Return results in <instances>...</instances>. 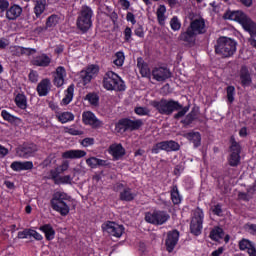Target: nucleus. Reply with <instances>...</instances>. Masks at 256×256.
Returning a JSON list of instances; mask_svg holds the SVG:
<instances>
[{"label": "nucleus", "instance_id": "nucleus-16", "mask_svg": "<svg viewBox=\"0 0 256 256\" xmlns=\"http://www.w3.org/2000/svg\"><path fill=\"white\" fill-rule=\"evenodd\" d=\"M82 123L89 125L93 129H101V127H103V121L97 118L92 111H84L82 113Z\"/></svg>", "mask_w": 256, "mask_h": 256}, {"label": "nucleus", "instance_id": "nucleus-4", "mask_svg": "<svg viewBox=\"0 0 256 256\" xmlns=\"http://www.w3.org/2000/svg\"><path fill=\"white\" fill-rule=\"evenodd\" d=\"M71 203V197L69 194L61 191H57L52 195L50 200V207L56 213H59L62 217H67L68 213L71 211L69 206Z\"/></svg>", "mask_w": 256, "mask_h": 256}, {"label": "nucleus", "instance_id": "nucleus-2", "mask_svg": "<svg viewBox=\"0 0 256 256\" xmlns=\"http://www.w3.org/2000/svg\"><path fill=\"white\" fill-rule=\"evenodd\" d=\"M207 33V26L205 25L204 18H196L190 22L186 31L179 35V40L187 43L188 45H195L197 35H205Z\"/></svg>", "mask_w": 256, "mask_h": 256}, {"label": "nucleus", "instance_id": "nucleus-21", "mask_svg": "<svg viewBox=\"0 0 256 256\" xmlns=\"http://www.w3.org/2000/svg\"><path fill=\"white\" fill-rule=\"evenodd\" d=\"M22 13L23 8L17 4H14L7 8L6 19H8V21H16V19H19V17H21Z\"/></svg>", "mask_w": 256, "mask_h": 256}, {"label": "nucleus", "instance_id": "nucleus-17", "mask_svg": "<svg viewBox=\"0 0 256 256\" xmlns=\"http://www.w3.org/2000/svg\"><path fill=\"white\" fill-rule=\"evenodd\" d=\"M38 151L39 148L34 143L23 144L16 149V153L21 159H29V157H33Z\"/></svg>", "mask_w": 256, "mask_h": 256}, {"label": "nucleus", "instance_id": "nucleus-32", "mask_svg": "<svg viewBox=\"0 0 256 256\" xmlns=\"http://www.w3.org/2000/svg\"><path fill=\"white\" fill-rule=\"evenodd\" d=\"M39 231L44 233L46 241H53V239H55V229L51 224L40 226Z\"/></svg>", "mask_w": 256, "mask_h": 256}, {"label": "nucleus", "instance_id": "nucleus-43", "mask_svg": "<svg viewBox=\"0 0 256 256\" xmlns=\"http://www.w3.org/2000/svg\"><path fill=\"white\" fill-rule=\"evenodd\" d=\"M134 113L136 115H138L139 117H145V116H149L150 115L151 110H149V108H147V107L136 106L134 108Z\"/></svg>", "mask_w": 256, "mask_h": 256}, {"label": "nucleus", "instance_id": "nucleus-50", "mask_svg": "<svg viewBox=\"0 0 256 256\" xmlns=\"http://www.w3.org/2000/svg\"><path fill=\"white\" fill-rule=\"evenodd\" d=\"M73 178L71 175L60 176L58 179V185H71Z\"/></svg>", "mask_w": 256, "mask_h": 256}, {"label": "nucleus", "instance_id": "nucleus-38", "mask_svg": "<svg viewBox=\"0 0 256 256\" xmlns=\"http://www.w3.org/2000/svg\"><path fill=\"white\" fill-rule=\"evenodd\" d=\"M75 93V85L71 84L70 86H68V88L66 89V94L65 97L62 99V103L63 105H69V103H71V101H73V95Z\"/></svg>", "mask_w": 256, "mask_h": 256}, {"label": "nucleus", "instance_id": "nucleus-28", "mask_svg": "<svg viewBox=\"0 0 256 256\" xmlns=\"http://www.w3.org/2000/svg\"><path fill=\"white\" fill-rule=\"evenodd\" d=\"M240 81H241L242 87H249V85L253 83V79L251 78V73L249 72V68L246 65L241 66Z\"/></svg>", "mask_w": 256, "mask_h": 256}, {"label": "nucleus", "instance_id": "nucleus-34", "mask_svg": "<svg viewBox=\"0 0 256 256\" xmlns=\"http://www.w3.org/2000/svg\"><path fill=\"white\" fill-rule=\"evenodd\" d=\"M209 237L211 241H221L225 237V231L220 226H214L210 231Z\"/></svg>", "mask_w": 256, "mask_h": 256}, {"label": "nucleus", "instance_id": "nucleus-8", "mask_svg": "<svg viewBox=\"0 0 256 256\" xmlns=\"http://www.w3.org/2000/svg\"><path fill=\"white\" fill-rule=\"evenodd\" d=\"M142 125V119L131 120L130 118H121L115 124V129L117 133H127V131H139Z\"/></svg>", "mask_w": 256, "mask_h": 256}, {"label": "nucleus", "instance_id": "nucleus-33", "mask_svg": "<svg viewBox=\"0 0 256 256\" xmlns=\"http://www.w3.org/2000/svg\"><path fill=\"white\" fill-rule=\"evenodd\" d=\"M170 199L173 205H181L183 201V196L179 193V187L177 185H173L170 190Z\"/></svg>", "mask_w": 256, "mask_h": 256}, {"label": "nucleus", "instance_id": "nucleus-22", "mask_svg": "<svg viewBox=\"0 0 256 256\" xmlns=\"http://www.w3.org/2000/svg\"><path fill=\"white\" fill-rule=\"evenodd\" d=\"M33 161H14L10 165L12 171L21 172V171H31L33 169Z\"/></svg>", "mask_w": 256, "mask_h": 256}, {"label": "nucleus", "instance_id": "nucleus-46", "mask_svg": "<svg viewBox=\"0 0 256 256\" xmlns=\"http://www.w3.org/2000/svg\"><path fill=\"white\" fill-rule=\"evenodd\" d=\"M55 153H51L48 155L47 158H45L42 162L43 167H51V165L55 164L57 160Z\"/></svg>", "mask_w": 256, "mask_h": 256}, {"label": "nucleus", "instance_id": "nucleus-35", "mask_svg": "<svg viewBox=\"0 0 256 256\" xmlns=\"http://www.w3.org/2000/svg\"><path fill=\"white\" fill-rule=\"evenodd\" d=\"M197 110L193 108L183 120H181V124L184 125V127H189L190 125H193L194 121H197Z\"/></svg>", "mask_w": 256, "mask_h": 256}, {"label": "nucleus", "instance_id": "nucleus-13", "mask_svg": "<svg viewBox=\"0 0 256 256\" xmlns=\"http://www.w3.org/2000/svg\"><path fill=\"white\" fill-rule=\"evenodd\" d=\"M99 74V66L95 64L89 65L85 70L80 72V83L83 87H87L95 77Z\"/></svg>", "mask_w": 256, "mask_h": 256}, {"label": "nucleus", "instance_id": "nucleus-53", "mask_svg": "<svg viewBox=\"0 0 256 256\" xmlns=\"http://www.w3.org/2000/svg\"><path fill=\"white\" fill-rule=\"evenodd\" d=\"M31 235V228H25L23 231H19L17 234L18 239H28Z\"/></svg>", "mask_w": 256, "mask_h": 256}, {"label": "nucleus", "instance_id": "nucleus-5", "mask_svg": "<svg viewBox=\"0 0 256 256\" xmlns=\"http://www.w3.org/2000/svg\"><path fill=\"white\" fill-rule=\"evenodd\" d=\"M214 51L222 59H229V57H233L237 52V42L225 36L219 37L214 46Z\"/></svg>", "mask_w": 256, "mask_h": 256}, {"label": "nucleus", "instance_id": "nucleus-63", "mask_svg": "<svg viewBox=\"0 0 256 256\" xmlns=\"http://www.w3.org/2000/svg\"><path fill=\"white\" fill-rule=\"evenodd\" d=\"M119 5H121L124 11H127L131 7V2L129 0H119Z\"/></svg>", "mask_w": 256, "mask_h": 256}, {"label": "nucleus", "instance_id": "nucleus-31", "mask_svg": "<svg viewBox=\"0 0 256 256\" xmlns=\"http://www.w3.org/2000/svg\"><path fill=\"white\" fill-rule=\"evenodd\" d=\"M55 119L62 125L65 123H71V121H75V115L72 112H55Z\"/></svg>", "mask_w": 256, "mask_h": 256}, {"label": "nucleus", "instance_id": "nucleus-37", "mask_svg": "<svg viewBox=\"0 0 256 256\" xmlns=\"http://www.w3.org/2000/svg\"><path fill=\"white\" fill-rule=\"evenodd\" d=\"M167 13V7L165 5H160L156 10V17L159 25H165V20L167 17L165 14Z\"/></svg>", "mask_w": 256, "mask_h": 256}, {"label": "nucleus", "instance_id": "nucleus-29", "mask_svg": "<svg viewBox=\"0 0 256 256\" xmlns=\"http://www.w3.org/2000/svg\"><path fill=\"white\" fill-rule=\"evenodd\" d=\"M32 65L35 67H49L51 65V57L45 53H42L32 60Z\"/></svg>", "mask_w": 256, "mask_h": 256}, {"label": "nucleus", "instance_id": "nucleus-15", "mask_svg": "<svg viewBox=\"0 0 256 256\" xmlns=\"http://www.w3.org/2000/svg\"><path fill=\"white\" fill-rule=\"evenodd\" d=\"M102 229L109 235H112V237H117L118 239L125 233V227L113 221H107L102 224Z\"/></svg>", "mask_w": 256, "mask_h": 256}, {"label": "nucleus", "instance_id": "nucleus-56", "mask_svg": "<svg viewBox=\"0 0 256 256\" xmlns=\"http://www.w3.org/2000/svg\"><path fill=\"white\" fill-rule=\"evenodd\" d=\"M244 228L248 233H250V235H256V224L247 223Z\"/></svg>", "mask_w": 256, "mask_h": 256}, {"label": "nucleus", "instance_id": "nucleus-62", "mask_svg": "<svg viewBox=\"0 0 256 256\" xmlns=\"http://www.w3.org/2000/svg\"><path fill=\"white\" fill-rule=\"evenodd\" d=\"M7 9H9V1L0 0V11L4 13V11H7Z\"/></svg>", "mask_w": 256, "mask_h": 256}, {"label": "nucleus", "instance_id": "nucleus-52", "mask_svg": "<svg viewBox=\"0 0 256 256\" xmlns=\"http://www.w3.org/2000/svg\"><path fill=\"white\" fill-rule=\"evenodd\" d=\"M98 161H99V158H97V157H90V158L86 159V164L91 169H97Z\"/></svg>", "mask_w": 256, "mask_h": 256}, {"label": "nucleus", "instance_id": "nucleus-30", "mask_svg": "<svg viewBox=\"0 0 256 256\" xmlns=\"http://www.w3.org/2000/svg\"><path fill=\"white\" fill-rule=\"evenodd\" d=\"M184 139H187V141H190V143H193L194 149H197V147H201V133L191 131L183 134Z\"/></svg>", "mask_w": 256, "mask_h": 256}, {"label": "nucleus", "instance_id": "nucleus-58", "mask_svg": "<svg viewBox=\"0 0 256 256\" xmlns=\"http://www.w3.org/2000/svg\"><path fill=\"white\" fill-rule=\"evenodd\" d=\"M134 35H136V37H140V39H143V37H145V31L142 25H139L137 28H135Z\"/></svg>", "mask_w": 256, "mask_h": 256}, {"label": "nucleus", "instance_id": "nucleus-3", "mask_svg": "<svg viewBox=\"0 0 256 256\" xmlns=\"http://www.w3.org/2000/svg\"><path fill=\"white\" fill-rule=\"evenodd\" d=\"M224 19H228L229 21H236L239 23L246 31L249 33L251 39H255L256 37V23L253 21L245 12L241 10H227L224 13Z\"/></svg>", "mask_w": 256, "mask_h": 256}, {"label": "nucleus", "instance_id": "nucleus-27", "mask_svg": "<svg viewBox=\"0 0 256 256\" xmlns=\"http://www.w3.org/2000/svg\"><path fill=\"white\" fill-rule=\"evenodd\" d=\"M137 197V191H133L131 187L126 186L119 194L120 201H126L127 203H131V201H135Z\"/></svg>", "mask_w": 256, "mask_h": 256}, {"label": "nucleus", "instance_id": "nucleus-7", "mask_svg": "<svg viewBox=\"0 0 256 256\" xmlns=\"http://www.w3.org/2000/svg\"><path fill=\"white\" fill-rule=\"evenodd\" d=\"M103 87L106 89V91H125L127 89V86L125 85V81L121 79L119 74L108 71L105 73L102 81Z\"/></svg>", "mask_w": 256, "mask_h": 256}, {"label": "nucleus", "instance_id": "nucleus-11", "mask_svg": "<svg viewBox=\"0 0 256 256\" xmlns=\"http://www.w3.org/2000/svg\"><path fill=\"white\" fill-rule=\"evenodd\" d=\"M205 218V214L203 213V209L196 208L193 213V217L190 222V232L195 237H199L203 231V219Z\"/></svg>", "mask_w": 256, "mask_h": 256}, {"label": "nucleus", "instance_id": "nucleus-44", "mask_svg": "<svg viewBox=\"0 0 256 256\" xmlns=\"http://www.w3.org/2000/svg\"><path fill=\"white\" fill-rule=\"evenodd\" d=\"M86 101H88L90 105L97 107V105H99V95L97 93H88L86 95Z\"/></svg>", "mask_w": 256, "mask_h": 256}, {"label": "nucleus", "instance_id": "nucleus-64", "mask_svg": "<svg viewBox=\"0 0 256 256\" xmlns=\"http://www.w3.org/2000/svg\"><path fill=\"white\" fill-rule=\"evenodd\" d=\"M9 155V149L0 144V159H3Z\"/></svg>", "mask_w": 256, "mask_h": 256}, {"label": "nucleus", "instance_id": "nucleus-19", "mask_svg": "<svg viewBox=\"0 0 256 256\" xmlns=\"http://www.w3.org/2000/svg\"><path fill=\"white\" fill-rule=\"evenodd\" d=\"M108 153L113 157L114 161H119L125 157V148L121 143L119 144H112L109 146Z\"/></svg>", "mask_w": 256, "mask_h": 256}, {"label": "nucleus", "instance_id": "nucleus-26", "mask_svg": "<svg viewBox=\"0 0 256 256\" xmlns=\"http://www.w3.org/2000/svg\"><path fill=\"white\" fill-rule=\"evenodd\" d=\"M34 3L33 13L34 19H41V15L45 13L47 9V0H32Z\"/></svg>", "mask_w": 256, "mask_h": 256}, {"label": "nucleus", "instance_id": "nucleus-39", "mask_svg": "<svg viewBox=\"0 0 256 256\" xmlns=\"http://www.w3.org/2000/svg\"><path fill=\"white\" fill-rule=\"evenodd\" d=\"M14 101L18 109H22V110L27 109V96H25V94H18L15 97Z\"/></svg>", "mask_w": 256, "mask_h": 256}, {"label": "nucleus", "instance_id": "nucleus-49", "mask_svg": "<svg viewBox=\"0 0 256 256\" xmlns=\"http://www.w3.org/2000/svg\"><path fill=\"white\" fill-rule=\"evenodd\" d=\"M59 175H60V172L59 170L56 168V169H52L50 170V176H49V179H51L55 185H59Z\"/></svg>", "mask_w": 256, "mask_h": 256}, {"label": "nucleus", "instance_id": "nucleus-41", "mask_svg": "<svg viewBox=\"0 0 256 256\" xmlns=\"http://www.w3.org/2000/svg\"><path fill=\"white\" fill-rule=\"evenodd\" d=\"M59 23V15L52 14L46 20V29H51V27L57 26Z\"/></svg>", "mask_w": 256, "mask_h": 256}, {"label": "nucleus", "instance_id": "nucleus-42", "mask_svg": "<svg viewBox=\"0 0 256 256\" xmlns=\"http://www.w3.org/2000/svg\"><path fill=\"white\" fill-rule=\"evenodd\" d=\"M113 63L116 67H123V63H125V53H123V51L116 52Z\"/></svg>", "mask_w": 256, "mask_h": 256}, {"label": "nucleus", "instance_id": "nucleus-14", "mask_svg": "<svg viewBox=\"0 0 256 256\" xmlns=\"http://www.w3.org/2000/svg\"><path fill=\"white\" fill-rule=\"evenodd\" d=\"M173 74L167 66H155L152 68V79L158 81V83H165L167 79H171Z\"/></svg>", "mask_w": 256, "mask_h": 256}, {"label": "nucleus", "instance_id": "nucleus-40", "mask_svg": "<svg viewBox=\"0 0 256 256\" xmlns=\"http://www.w3.org/2000/svg\"><path fill=\"white\" fill-rule=\"evenodd\" d=\"M255 247V243H253L249 239L243 238L242 240L239 241V249L240 251H249Z\"/></svg>", "mask_w": 256, "mask_h": 256}, {"label": "nucleus", "instance_id": "nucleus-6", "mask_svg": "<svg viewBox=\"0 0 256 256\" xmlns=\"http://www.w3.org/2000/svg\"><path fill=\"white\" fill-rule=\"evenodd\" d=\"M95 13L93 9L87 5L81 7L76 20V27L80 33L85 34L93 27V16Z\"/></svg>", "mask_w": 256, "mask_h": 256}, {"label": "nucleus", "instance_id": "nucleus-55", "mask_svg": "<svg viewBox=\"0 0 256 256\" xmlns=\"http://www.w3.org/2000/svg\"><path fill=\"white\" fill-rule=\"evenodd\" d=\"M81 145L83 147H91V145H95V138H90V137L84 138L81 142Z\"/></svg>", "mask_w": 256, "mask_h": 256}, {"label": "nucleus", "instance_id": "nucleus-51", "mask_svg": "<svg viewBox=\"0 0 256 256\" xmlns=\"http://www.w3.org/2000/svg\"><path fill=\"white\" fill-rule=\"evenodd\" d=\"M65 133H68V135H73V136H81L83 135V130H77L74 127H65L64 128Z\"/></svg>", "mask_w": 256, "mask_h": 256}, {"label": "nucleus", "instance_id": "nucleus-36", "mask_svg": "<svg viewBox=\"0 0 256 256\" xmlns=\"http://www.w3.org/2000/svg\"><path fill=\"white\" fill-rule=\"evenodd\" d=\"M1 117L4 119V121H7V123H10L11 125H17V123H21V118L12 115L7 110L1 111Z\"/></svg>", "mask_w": 256, "mask_h": 256}, {"label": "nucleus", "instance_id": "nucleus-59", "mask_svg": "<svg viewBox=\"0 0 256 256\" xmlns=\"http://www.w3.org/2000/svg\"><path fill=\"white\" fill-rule=\"evenodd\" d=\"M212 213L214 215H217V217H221V213H223V208H222L221 204L214 205V207L212 209Z\"/></svg>", "mask_w": 256, "mask_h": 256}, {"label": "nucleus", "instance_id": "nucleus-48", "mask_svg": "<svg viewBox=\"0 0 256 256\" xmlns=\"http://www.w3.org/2000/svg\"><path fill=\"white\" fill-rule=\"evenodd\" d=\"M123 35L125 43H131V41H133V30L131 27L127 26L123 31Z\"/></svg>", "mask_w": 256, "mask_h": 256}, {"label": "nucleus", "instance_id": "nucleus-18", "mask_svg": "<svg viewBox=\"0 0 256 256\" xmlns=\"http://www.w3.org/2000/svg\"><path fill=\"white\" fill-rule=\"evenodd\" d=\"M177 243H179V232L177 229L171 230L167 232V237L165 240L166 251L168 253H173L175 247H177Z\"/></svg>", "mask_w": 256, "mask_h": 256}, {"label": "nucleus", "instance_id": "nucleus-57", "mask_svg": "<svg viewBox=\"0 0 256 256\" xmlns=\"http://www.w3.org/2000/svg\"><path fill=\"white\" fill-rule=\"evenodd\" d=\"M30 237H33L35 241H43V235H41L39 232L31 228H30Z\"/></svg>", "mask_w": 256, "mask_h": 256}, {"label": "nucleus", "instance_id": "nucleus-20", "mask_svg": "<svg viewBox=\"0 0 256 256\" xmlns=\"http://www.w3.org/2000/svg\"><path fill=\"white\" fill-rule=\"evenodd\" d=\"M65 77H67V70L63 66H58L54 73L53 83L55 87H63L65 85Z\"/></svg>", "mask_w": 256, "mask_h": 256}, {"label": "nucleus", "instance_id": "nucleus-9", "mask_svg": "<svg viewBox=\"0 0 256 256\" xmlns=\"http://www.w3.org/2000/svg\"><path fill=\"white\" fill-rule=\"evenodd\" d=\"M181 149V145L174 140H164L158 142L152 146L151 153L153 155H159L161 151H166V153L177 152Z\"/></svg>", "mask_w": 256, "mask_h": 256}, {"label": "nucleus", "instance_id": "nucleus-47", "mask_svg": "<svg viewBox=\"0 0 256 256\" xmlns=\"http://www.w3.org/2000/svg\"><path fill=\"white\" fill-rule=\"evenodd\" d=\"M170 27L172 31H179L181 29V21L177 16H173L170 20Z\"/></svg>", "mask_w": 256, "mask_h": 256}, {"label": "nucleus", "instance_id": "nucleus-61", "mask_svg": "<svg viewBox=\"0 0 256 256\" xmlns=\"http://www.w3.org/2000/svg\"><path fill=\"white\" fill-rule=\"evenodd\" d=\"M126 21H128V23H131V25H135L137 23V19H135V14H133L132 12H127Z\"/></svg>", "mask_w": 256, "mask_h": 256}, {"label": "nucleus", "instance_id": "nucleus-54", "mask_svg": "<svg viewBox=\"0 0 256 256\" xmlns=\"http://www.w3.org/2000/svg\"><path fill=\"white\" fill-rule=\"evenodd\" d=\"M28 79L30 83H37V81H39V73L35 70H31L28 75Z\"/></svg>", "mask_w": 256, "mask_h": 256}, {"label": "nucleus", "instance_id": "nucleus-25", "mask_svg": "<svg viewBox=\"0 0 256 256\" xmlns=\"http://www.w3.org/2000/svg\"><path fill=\"white\" fill-rule=\"evenodd\" d=\"M51 89V80L49 78L42 79L37 85L36 91L39 97H47Z\"/></svg>", "mask_w": 256, "mask_h": 256}, {"label": "nucleus", "instance_id": "nucleus-10", "mask_svg": "<svg viewBox=\"0 0 256 256\" xmlns=\"http://www.w3.org/2000/svg\"><path fill=\"white\" fill-rule=\"evenodd\" d=\"M171 215L165 210H154L145 214V221L151 225H165Z\"/></svg>", "mask_w": 256, "mask_h": 256}, {"label": "nucleus", "instance_id": "nucleus-45", "mask_svg": "<svg viewBox=\"0 0 256 256\" xmlns=\"http://www.w3.org/2000/svg\"><path fill=\"white\" fill-rule=\"evenodd\" d=\"M226 95L228 103H233L235 101V86H228L226 88Z\"/></svg>", "mask_w": 256, "mask_h": 256}, {"label": "nucleus", "instance_id": "nucleus-12", "mask_svg": "<svg viewBox=\"0 0 256 256\" xmlns=\"http://www.w3.org/2000/svg\"><path fill=\"white\" fill-rule=\"evenodd\" d=\"M230 156L228 158V163L230 167H239L241 163V145L235 140V136L230 138Z\"/></svg>", "mask_w": 256, "mask_h": 256}, {"label": "nucleus", "instance_id": "nucleus-60", "mask_svg": "<svg viewBox=\"0 0 256 256\" xmlns=\"http://www.w3.org/2000/svg\"><path fill=\"white\" fill-rule=\"evenodd\" d=\"M20 51L22 55H33V53H37V50L35 48L21 47Z\"/></svg>", "mask_w": 256, "mask_h": 256}, {"label": "nucleus", "instance_id": "nucleus-24", "mask_svg": "<svg viewBox=\"0 0 256 256\" xmlns=\"http://www.w3.org/2000/svg\"><path fill=\"white\" fill-rule=\"evenodd\" d=\"M137 67L139 69V73L141 77H146L148 79H151V75H152L151 68H149V64L145 62L143 57L137 58Z\"/></svg>", "mask_w": 256, "mask_h": 256}, {"label": "nucleus", "instance_id": "nucleus-1", "mask_svg": "<svg viewBox=\"0 0 256 256\" xmlns=\"http://www.w3.org/2000/svg\"><path fill=\"white\" fill-rule=\"evenodd\" d=\"M151 107L156 109V111L160 115H166L171 116L175 111H178L176 114H174L173 119L176 121H179L182 117H185L187 113H189V109L191 106L187 105L184 106L179 101L174 99H167V98H161L160 100H154L150 103Z\"/></svg>", "mask_w": 256, "mask_h": 256}, {"label": "nucleus", "instance_id": "nucleus-23", "mask_svg": "<svg viewBox=\"0 0 256 256\" xmlns=\"http://www.w3.org/2000/svg\"><path fill=\"white\" fill-rule=\"evenodd\" d=\"M87 156V152L81 149L66 150L62 153V159H83Z\"/></svg>", "mask_w": 256, "mask_h": 256}]
</instances>
